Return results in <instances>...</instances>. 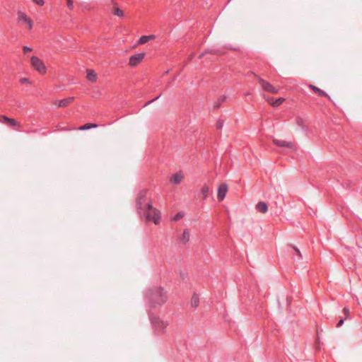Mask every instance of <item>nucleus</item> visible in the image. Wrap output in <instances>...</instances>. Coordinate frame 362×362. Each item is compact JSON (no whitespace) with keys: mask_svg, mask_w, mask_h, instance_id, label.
<instances>
[{"mask_svg":"<svg viewBox=\"0 0 362 362\" xmlns=\"http://www.w3.org/2000/svg\"><path fill=\"white\" fill-rule=\"evenodd\" d=\"M98 124H94V123H87L84 125H82L81 127H78V129L81 130V131H86V130H88L90 129H92V128H95V127H98Z\"/></svg>","mask_w":362,"mask_h":362,"instance_id":"nucleus-17","label":"nucleus"},{"mask_svg":"<svg viewBox=\"0 0 362 362\" xmlns=\"http://www.w3.org/2000/svg\"><path fill=\"white\" fill-rule=\"evenodd\" d=\"M161 94H159L157 97H156L155 98L148 101L147 103H146V104L144 105V106H147L148 105H150L151 103H152L153 102L156 101V100H158L160 97Z\"/></svg>","mask_w":362,"mask_h":362,"instance_id":"nucleus-27","label":"nucleus"},{"mask_svg":"<svg viewBox=\"0 0 362 362\" xmlns=\"http://www.w3.org/2000/svg\"><path fill=\"white\" fill-rule=\"evenodd\" d=\"M145 300L148 304V310H151L164 304L168 300V296L163 288L153 286L146 291Z\"/></svg>","mask_w":362,"mask_h":362,"instance_id":"nucleus-1","label":"nucleus"},{"mask_svg":"<svg viewBox=\"0 0 362 362\" xmlns=\"http://www.w3.org/2000/svg\"><path fill=\"white\" fill-rule=\"evenodd\" d=\"M26 23L28 25L29 28H30V29H32V28H33V21H32L30 19H29V20L27 21V23Z\"/></svg>","mask_w":362,"mask_h":362,"instance_id":"nucleus-37","label":"nucleus"},{"mask_svg":"<svg viewBox=\"0 0 362 362\" xmlns=\"http://www.w3.org/2000/svg\"><path fill=\"white\" fill-rule=\"evenodd\" d=\"M226 96L223 95V96H221L218 101L220 102L221 103H223L225 100H226Z\"/></svg>","mask_w":362,"mask_h":362,"instance_id":"nucleus-36","label":"nucleus"},{"mask_svg":"<svg viewBox=\"0 0 362 362\" xmlns=\"http://www.w3.org/2000/svg\"><path fill=\"white\" fill-rule=\"evenodd\" d=\"M309 88L312 89L315 93H317V95L320 97H326L329 100H331L329 95H328L324 90H321L318 87L314 86V85H309Z\"/></svg>","mask_w":362,"mask_h":362,"instance_id":"nucleus-10","label":"nucleus"},{"mask_svg":"<svg viewBox=\"0 0 362 362\" xmlns=\"http://www.w3.org/2000/svg\"><path fill=\"white\" fill-rule=\"evenodd\" d=\"M345 320H346L345 318H344V319H341V320L338 322V323L337 324V327H340L344 324V322Z\"/></svg>","mask_w":362,"mask_h":362,"instance_id":"nucleus-34","label":"nucleus"},{"mask_svg":"<svg viewBox=\"0 0 362 362\" xmlns=\"http://www.w3.org/2000/svg\"><path fill=\"white\" fill-rule=\"evenodd\" d=\"M183 177L180 173H175L173 175V177L170 179V182L173 184L178 185L182 181Z\"/></svg>","mask_w":362,"mask_h":362,"instance_id":"nucleus-13","label":"nucleus"},{"mask_svg":"<svg viewBox=\"0 0 362 362\" xmlns=\"http://www.w3.org/2000/svg\"><path fill=\"white\" fill-rule=\"evenodd\" d=\"M183 216H184V214H183V213H182V211L178 212V213H177V214H176L175 215V216L173 217V220H174L175 221H179L180 219H181V218L183 217Z\"/></svg>","mask_w":362,"mask_h":362,"instance_id":"nucleus-25","label":"nucleus"},{"mask_svg":"<svg viewBox=\"0 0 362 362\" xmlns=\"http://www.w3.org/2000/svg\"><path fill=\"white\" fill-rule=\"evenodd\" d=\"M228 192V186L226 184H221L219 185L218 188V199L219 201H222L226 197V193Z\"/></svg>","mask_w":362,"mask_h":362,"instance_id":"nucleus-8","label":"nucleus"},{"mask_svg":"<svg viewBox=\"0 0 362 362\" xmlns=\"http://www.w3.org/2000/svg\"><path fill=\"white\" fill-rule=\"evenodd\" d=\"M221 103L220 102H218V101L217 103H216L214 105V107H214V110H217V109H218V108L220 107V106H221Z\"/></svg>","mask_w":362,"mask_h":362,"instance_id":"nucleus-35","label":"nucleus"},{"mask_svg":"<svg viewBox=\"0 0 362 362\" xmlns=\"http://www.w3.org/2000/svg\"><path fill=\"white\" fill-rule=\"evenodd\" d=\"M293 248L295 250V252H296V255L298 257V259H302V255H301L300 250L296 247H295V246H293Z\"/></svg>","mask_w":362,"mask_h":362,"instance_id":"nucleus-26","label":"nucleus"},{"mask_svg":"<svg viewBox=\"0 0 362 362\" xmlns=\"http://www.w3.org/2000/svg\"><path fill=\"white\" fill-rule=\"evenodd\" d=\"M113 14L116 16L122 17L123 16L124 13L119 7H115L113 10Z\"/></svg>","mask_w":362,"mask_h":362,"instance_id":"nucleus-22","label":"nucleus"},{"mask_svg":"<svg viewBox=\"0 0 362 362\" xmlns=\"http://www.w3.org/2000/svg\"><path fill=\"white\" fill-rule=\"evenodd\" d=\"M199 303V298L197 294L194 293L191 298V306L192 308H197Z\"/></svg>","mask_w":362,"mask_h":362,"instance_id":"nucleus-18","label":"nucleus"},{"mask_svg":"<svg viewBox=\"0 0 362 362\" xmlns=\"http://www.w3.org/2000/svg\"><path fill=\"white\" fill-rule=\"evenodd\" d=\"M147 194L148 191L146 189H143L139 192L138 194L136 205L138 209L139 214L141 216L142 212L144 211V208L146 207V204L148 202H146L147 200Z\"/></svg>","mask_w":362,"mask_h":362,"instance_id":"nucleus-4","label":"nucleus"},{"mask_svg":"<svg viewBox=\"0 0 362 362\" xmlns=\"http://www.w3.org/2000/svg\"><path fill=\"white\" fill-rule=\"evenodd\" d=\"M87 79L91 82H95L97 81V75L95 71L92 69H87Z\"/></svg>","mask_w":362,"mask_h":362,"instance_id":"nucleus-12","label":"nucleus"},{"mask_svg":"<svg viewBox=\"0 0 362 362\" xmlns=\"http://www.w3.org/2000/svg\"><path fill=\"white\" fill-rule=\"evenodd\" d=\"M145 53H137L136 54L132 55L129 57V64L131 66H137L144 58Z\"/></svg>","mask_w":362,"mask_h":362,"instance_id":"nucleus-6","label":"nucleus"},{"mask_svg":"<svg viewBox=\"0 0 362 362\" xmlns=\"http://www.w3.org/2000/svg\"><path fill=\"white\" fill-rule=\"evenodd\" d=\"M30 18L23 12H18V20L27 23Z\"/></svg>","mask_w":362,"mask_h":362,"instance_id":"nucleus-21","label":"nucleus"},{"mask_svg":"<svg viewBox=\"0 0 362 362\" xmlns=\"http://www.w3.org/2000/svg\"><path fill=\"white\" fill-rule=\"evenodd\" d=\"M155 35H143L141 36L139 40V44L144 45L146 42H148L149 40L154 39Z\"/></svg>","mask_w":362,"mask_h":362,"instance_id":"nucleus-14","label":"nucleus"},{"mask_svg":"<svg viewBox=\"0 0 362 362\" xmlns=\"http://www.w3.org/2000/svg\"><path fill=\"white\" fill-rule=\"evenodd\" d=\"M259 83L262 86V88L269 92V93H277V89L273 86L271 83H269V82L263 80V79H259Z\"/></svg>","mask_w":362,"mask_h":362,"instance_id":"nucleus-7","label":"nucleus"},{"mask_svg":"<svg viewBox=\"0 0 362 362\" xmlns=\"http://www.w3.org/2000/svg\"><path fill=\"white\" fill-rule=\"evenodd\" d=\"M148 315L155 334L160 336L165 334L168 322L162 320L159 317L153 316L150 310H148Z\"/></svg>","mask_w":362,"mask_h":362,"instance_id":"nucleus-2","label":"nucleus"},{"mask_svg":"<svg viewBox=\"0 0 362 362\" xmlns=\"http://www.w3.org/2000/svg\"><path fill=\"white\" fill-rule=\"evenodd\" d=\"M296 123L298 126H300L303 130H306V127L304 125L303 119L300 117H298L296 119Z\"/></svg>","mask_w":362,"mask_h":362,"instance_id":"nucleus-24","label":"nucleus"},{"mask_svg":"<svg viewBox=\"0 0 362 362\" xmlns=\"http://www.w3.org/2000/svg\"><path fill=\"white\" fill-rule=\"evenodd\" d=\"M343 313H344V315H346V317L345 319H348L349 318V310L348 308H344L343 309Z\"/></svg>","mask_w":362,"mask_h":362,"instance_id":"nucleus-28","label":"nucleus"},{"mask_svg":"<svg viewBox=\"0 0 362 362\" xmlns=\"http://www.w3.org/2000/svg\"><path fill=\"white\" fill-rule=\"evenodd\" d=\"M146 217V221H153L156 225L160 221V212L158 209L153 208L152 204L148 202L146 207L144 208L142 214Z\"/></svg>","mask_w":362,"mask_h":362,"instance_id":"nucleus-3","label":"nucleus"},{"mask_svg":"<svg viewBox=\"0 0 362 362\" xmlns=\"http://www.w3.org/2000/svg\"><path fill=\"white\" fill-rule=\"evenodd\" d=\"M284 99L283 98H279L272 103H271V105L274 107H277L279 105H281L284 102Z\"/></svg>","mask_w":362,"mask_h":362,"instance_id":"nucleus-23","label":"nucleus"},{"mask_svg":"<svg viewBox=\"0 0 362 362\" xmlns=\"http://www.w3.org/2000/svg\"><path fill=\"white\" fill-rule=\"evenodd\" d=\"M30 64L33 68L40 74H45L46 72V66L37 57L33 56L30 59Z\"/></svg>","mask_w":362,"mask_h":362,"instance_id":"nucleus-5","label":"nucleus"},{"mask_svg":"<svg viewBox=\"0 0 362 362\" xmlns=\"http://www.w3.org/2000/svg\"><path fill=\"white\" fill-rule=\"evenodd\" d=\"M256 209L257 211L265 214L268 211V206L264 202H259L256 205Z\"/></svg>","mask_w":362,"mask_h":362,"instance_id":"nucleus-11","label":"nucleus"},{"mask_svg":"<svg viewBox=\"0 0 362 362\" xmlns=\"http://www.w3.org/2000/svg\"><path fill=\"white\" fill-rule=\"evenodd\" d=\"M32 50V48L30 47H28V46H24L23 47V53L24 54H26L27 52H30Z\"/></svg>","mask_w":362,"mask_h":362,"instance_id":"nucleus-31","label":"nucleus"},{"mask_svg":"<svg viewBox=\"0 0 362 362\" xmlns=\"http://www.w3.org/2000/svg\"><path fill=\"white\" fill-rule=\"evenodd\" d=\"M73 100H74L73 97H69V98L61 100L59 101L58 106L62 107H66L69 103H71L73 101Z\"/></svg>","mask_w":362,"mask_h":362,"instance_id":"nucleus-15","label":"nucleus"},{"mask_svg":"<svg viewBox=\"0 0 362 362\" xmlns=\"http://www.w3.org/2000/svg\"><path fill=\"white\" fill-rule=\"evenodd\" d=\"M273 143L275 145L280 146V147H286V148H293L295 147L294 144L291 141H286L279 140V139H273Z\"/></svg>","mask_w":362,"mask_h":362,"instance_id":"nucleus-9","label":"nucleus"},{"mask_svg":"<svg viewBox=\"0 0 362 362\" xmlns=\"http://www.w3.org/2000/svg\"><path fill=\"white\" fill-rule=\"evenodd\" d=\"M19 81L21 84L30 83V81L28 78H21Z\"/></svg>","mask_w":362,"mask_h":362,"instance_id":"nucleus-30","label":"nucleus"},{"mask_svg":"<svg viewBox=\"0 0 362 362\" xmlns=\"http://www.w3.org/2000/svg\"><path fill=\"white\" fill-rule=\"evenodd\" d=\"M201 193L203 197V199H206L210 193L209 187L206 185H204L202 188Z\"/></svg>","mask_w":362,"mask_h":362,"instance_id":"nucleus-19","label":"nucleus"},{"mask_svg":"<svg viewBox=\"0 0 362 362\" xmlns=\"http://www.w3.org/2000/svg\"><path fill=\"white\" fill-rule=\"evenodd\" d=\"M1 118L4 121H5L8 125L11 127H14L18 124V122L14 119L8 117L6 115H2Z\"/></svg>","mask_w":362,"mask_h":362,"instance_id":"nucleus-16","label":"nucleus"},{"mask_svg":"<svg viewBox=\"0 0 362 362\" xmlns=\"http://www.w3.org/2000/svg\"><path fill=\"white\" fill-rule=\"evenodd\" d=\"M189 233L187 229H185L183 231V233H182V235L181 238V240L183 243H186L189 241Z\"/></svg>","mask_w":362,"mask_h":362,"instance_id":"nucleus-20","label":"nucleus"},{"mask_svg":"<svg viewBox=\"0 0 362 362\" xmlns=\"http://www.w3.org/2000/svg\"><path fill=\"white\" fill-rule=\"evenodd\" d=\"M33 1L38 6H42L45 4L44 0H33Z\"/></svg>","mask_w":362,"mask_h":362,"instance_id":"nucleus-29","label":"nucleus"},{"mask_svg":"<svg viewBox=\"0 0 362 362\" xmlns=\"http://www.w3.org/2000/svg\"><path fill=\"white\" fill-rule=\"evenodd\" d=\"M223 126V122L221 120H218L217 122V129H222Z\"/></svg>","mask_w":362,"mask_h":362,"instance_id":"nucleus-33","label":"nucleus"},{"mask_svg":"<svg viewBox=\"0 0 362 362\" xmlns=\"http://www.w3.org/2000/svg\"><path fill=\"white\" fill-rule=\"evenodd\" d=\"M67 1V7L69 8V9H71L73 8V6H74V2L72 0H66Z\"/></svg>","mask_w":362,"mask_h":362,"instance_id":"nucleus-32","label":"nucleus"}]
</instances>
